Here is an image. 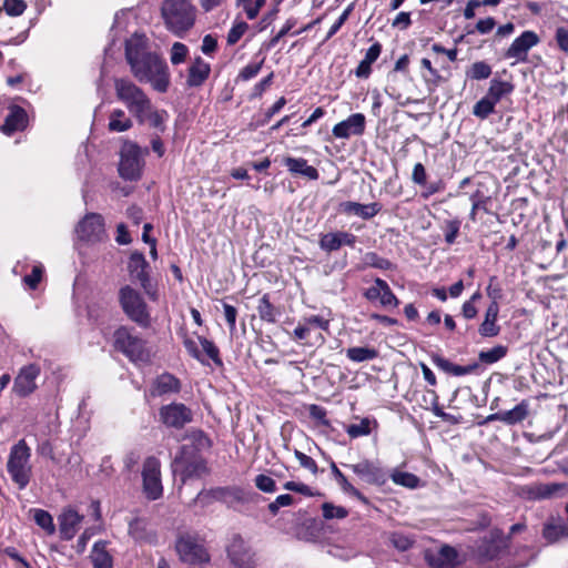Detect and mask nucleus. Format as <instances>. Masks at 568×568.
<instances>
[{
  "label": "nucleus",
  "instance_id": "1",
  "mask_svg": "<svg viewBox=\"0 0 568 568\" xmlns=\"http://www.w3.org/2000/svg\"><path fill=\"white\" fill-rule=\"evenodd\" d=\"M125 59L133 77L139 82H149L158 92H166L170 87V72L166 62L149 49L143 34H133L125 41Z\"/></svg>",
  "mask_w": 568,
  "mask_h": 568
},
{
  "label": "nucleus",
  "instance_id": "2",
  "mask_svg": "<svg viewBox=\"0 0 568 568\" xmlns=\"http://www.w3.org/2000/svg\"><path fill=\"white\" fill-rule=\"evenodd\" d=\"M162 16L169 30L181 37L195 21V7L189 0H164Z\"/></svg>",
  "mask_w": 568,
  "mask_h": 568
},
{
  "label": "nucleus",
  "instance_id": "3",
  "mask_svg": "<svg viewBox=\"0 0 568 568\" xmlns=\"http://www.w3.org/2000/svg\"><path fill=\"white\" fill-rule=\"evenodd\" d=\"M114 91L116 99L125 105L134 118L142 116L149 110L150 98L131 80L126 78L115 79Z\"/></svg>",
  "mask_w": 568,
  "mask_h": 568
},
{
  "label": "nucleus",
  "instance_id": "4",
  "mask_svg": "<svg viewBox=\"0 0 568 568\" xmlns=\"http://www.w3.org/2000/svg\"><path fill=\"white\" fill-rule=\"evenodd\" d=\"M30 457L31 450L24 439L19 440L10 450L7 470L19 489L26 488L30 481L32 470Z\"/></svg>",
  "mask_w": 568,
  "mask_h": 568
},
{
  "label": "nucleus",
  "instance_id": "5",
  "mask_svg": "<svg viewBox=\"0 0 568 568\" xmlns=\"http://www.w3.org/2000/svg\"><path fill=\"white\" fill-rule=\"evenodd\" d=\"M114 346L134 363H148L151 359V351L145 341L125 326L114 332Z\"/></svg>",
  "mask_w": 568,
  "mask_h": 568
},
{
  "label": "nucleus",
  "instance_id": "6",
  "mask_svg": "<svg viewBox=\"0 0 568 568\" xmlns=\"http://www.w3.org/2000/svg\"><path fill=\"white\" fill-rule=\"evenodd\" d=\"M148 153V149H141L136 143L125 141L120 150L119 173L121 178L129 181L140 179L144 166V156Z\"/></svg>",
  "mask_w": 568,
  "mask_h": 568
},
{
  "label": "nucleus",
  "instance_id": "7",
  "mask_svg": "<svg viewBox=\"0 0 568 568\" xmlns=\"http://www.w3.org/2000/svg\"><path fill=\"white\" fill-rule=\"evenodd\" d=\"M120 304L126 316L141 327L151 325L148 306L141 295L130 286H124L119 294Z\"/></svg>",
  "mask_w": 568,
  "mask_h": 568
},
{
  "label": "nucleus",
  "instance_id": "8",
  "mask_svg": "<svg viewBox=\"0 0 568 568\" xmlns=\"http://www.w3.org/2000/svg\"><path fill=\"white\" fill-rule=\"evenodd\" d=\"M77 239L87 245H97L108 237L104 219L99 213L85 214L75 225Z\"/></svg>",
  "mask_w": 568,
  "mask_h": 568
},
{
  "label": "nucleus",
  "instance_id": "9",
  "mask_svg": "<svg viewBox=\"0 0 568 568\" xmlns=\"http://www.w3.org/2000/svg\"><path fill=\"white\" fill-rule=\"evenodd\" d=\"M510 546V536H505L503 530L494 528L479 539L473 550L480 560H494Z\"/></svg>",
  "mask_w": 568,
  "mask_h": 568
},
{
  "label": "nucleus",
  "instance_id": "10",
  "mask_svg": "<svg viewBox=\"0 0 568 568\" xmlns=\"http://www.w3.org/2000/svg\"><path fill=\"white\" fill-rule=\"evenodd\" d=\"M176 551L183 562L202 566L210 562V554L199 539L191 535L181 536L176 541Z\"/></svg>",
  "mask_w": 568,
  "mask_h": 568
},
{
  "label": "nucleus",
  "instance_id": "11",
  "mask_svg": "<svg viewBox=\"0 0 568 568\" xmlns=\"http://www.w3.org/2000/svg\"><path fill=\"white\" fill-rule=\"evenodd\" d=\"M160 466V462L155 457L146 458L143 464V491L151 500L159 499L163 493Z\"/></svg>",
  "mask_w": 568,
  "mask_h": 568
},
{
  "label": "nucleus",
  "instance_id": "12",
  "mask_svg": "<svg viewBox=\"0 0 568 568\" xmlns=\"http://www.w3.org/2000/svg\"><path fill=\"white\" fill-rule=\"evenodd\" d=\"M161 422L172 428L181 429L192 422V410L182 403L164 405L159 412Z\"/></svg>",
  "mask_w": 568,
  "mask_h": 568
},
{
  "label": "nucleus",
  "instance_id": "13",
  "mask_svg": "<svg viewBox=\"0 0 568 568\" xmlns=\"http://www.w3.org/2000/svg\"><path fill=\"white\" fill-rule=\"evenodd\" d=\"M148 268H149V265L145 262L144 256L139 252H134L131 255L130 262H129V271H130L131 277L141 284L145 294L152 301H156L158 293H156L155 287L152 285V283L149 280Z\"/></svg>",
  "mask_w": 568,
  "mask_h": 568
},
{
  "label": "nucleus",
  "instance_id": "14",
  "mask_svg": "<svg viewBox=\"0 0 568 568\" xmlns=\"http://www.w3.org/2000/svg\"><path fill=\"white\" fill-rule=\"evenodd\" d=\"M227 557L236 568H253L256 564L254 551L240 536H235L229 545Z\"/></svg>",
  "mask_w": 568,
  "mask_h": 568
},
{
  "label": "nucleus",
  "instance_id": "15",
  "mask_svg": "<svg viewBox=\"0 0 568 568\" xmlns=\"http://www.w3.org/2000/svg\"><path fill=\"white\" fill-rule=\"evenodd\" d=\"M540 42L539 36L531 30L524 31L517 37L505 52L506 59H515L517 62H525L531 48Z\"/></svg>",
  "mask_w": 568,
  "mask_h": 568
},
{
  "label": "nucleus",
  "instance_id": "16",
  "mask_svg": "<svg viewBox=\"0 0 568 568\" xmlns=\"http://www.w3.org/2000/svg\"><path fill=\"white\" fill-rule=\"evenodd\" d=\"M365 131V116L354 113L346 120L334 125L332 133L337 139H348L351 135H362Z\"/></svg>",
  "mask_w": 568,
  "mask_h": 568
},
{
  "label": "nucleus",
  "instance_id": "17",
  "mask_svg": "<svg viewBox=\"0 0 568 568\" xmlns=\"http://www.w3.org/2000/svg\"><path fill=\"white\" fill-rule=\"evenodd\" d=\"M40 374V368L34 365H28L21 368L20 373L14 379L13 389L19 396H27L31 394L37 385L36 378Z\"/></svg>",
  "mask_w": 568,
  "mask_h": 568
},
{
  "label": "nucleus",
  "instance_id": "18",
  "mask_svg": "<svg viewBox=\"0 0 568 568\" xmlns=\"http://www.w3.org/2000/svg\"><path fill=\"white\" fill-rule=\"evenodd\" d=\"M83 516L79 515L74 509L68 508L59 516V530L61 538L71 540L78 532Z\"/></svg>",
  "mask_w": 568,
  "mask_h": 568
},
{
  "label": "nucleus",
  "instance_id": "19",
  "mask_svg": "<svg viewBox=\"0 0 568 568\" xmlns=\"http://www.w3.org/2000/svg\"><path fill=\"white\" fill-rule=\"evenodd\" d=\"M426 559L433 568H454L457 564V551L446 545L436 551L427 552Z\"/></svg>",
  "mask_w": 568,
  "mask_h": 568
},
{
  "label": "nucleus",
  "instance_id": "20",
  "mask_svg": "<svg viewBox=\"0 0 568 568\" xmlns=\"http://www.w3.org/2000/svg\"><path fill=\"white\" fill-rule=\"evenodd\" d=\"M365 296L371 301L379 300L384 306L397 305L396 296L390 291L388 284L381 278H376L375 284L366 290Z\"/></svg>",
  "mask_w": 568,
  "mask_h": 568
},
{
  "label": "nucleus",
  "instance_id": "21",
  "mask_svg": "<svg viewBox=\"0 0 568 568\" xmlns=\"http://www.w3.org/2000/svg\"><path fill=\"white\" fill-rule=\"evenodd\" d=\"M211 67L201 57H196L187 70L186 84L190 88L201 87L209 78Z\"/></svg>",
  "mask_w": 568,
  "mask_h": 568
},
{
  "label": "nucleus",
  "instance_id": "22",
  "mask_svg": "<svg viewBox=\"0 0 568 568\" xmlns=\"http://www.w3.org/2000/svg\"><path fill=\"white\" fill-rule=\"evenodd\" d=\"M341 207L344 213L358 216L363 220H369L374 217L382 210V205L378 202L361 204L357 202L347 201L342 203Z\"/></svg>",
  "mask_w": 568,
  "mask_h": 568
},
{
  "label": "nucleus",
  "instance_id": "23",
  "mask_svg": "<svg viewBox=\"0 0 568 568\" xmlns=\"http://www.w3.org/2000/svg\"><path fill=\"white\" fill-rule=\"evenodd\" d=\"M528 415V404L521 402L513 409L491 414L487 417V422L499 420L508 425H514L523 422Z\"/></svg>",
  "mask_w": 568,
  "mask_h": 568
},
{
  "label": "nucleus",
  "instance_id": "24",
  "mask_svg": "<svg viewBox=\"0 0 568 568\" xmlns=\"http://www.w3.org/2000/svg\"><path fill=\"white\" fill-rule=\"evenodd\" d=\"M542 537L548 542L568 538V523H565L561 518H550L544 525Z\"/></svg>",
  "mask_w": 568,
  "mask_h": 568
},
{
  "label": "nucleus",
  "instance_id": "25",
  "mask_svg": "<svg viewBox=\"0 0 568 568\" xmlns=\"http://www.w3.org/2000/svg\"><path fill=\"white\" fill-rule=\"evenodd\" d=\"M283 163L292 174H301L308 180H317L320 174L318 171L307 164V161L303 158L286 156Z\"/></svg>",
  "mask_w": 568,
  "mask_h": 568
},
{
  "label": "nucleus",
  "instance_id": "26",
  "mask_svg": "<svg viewBox=\"0 0 568 568\" xmlns=\"http://www.w3.org/2000/svg\"><path fill=\"white\" fill-rule=\"evenodd\" d=\"M499 313V306L497 301H493L486 310L485 320L479 327V333L486 337H493L498 335L499 327L496 324L497 316Z\"/></svg>",
  "mask_w": 568,
  "mask_h": 568
},
{
  "label": "nucleus",
  "instance_id": "27",
  "mask_svg": "<svg viewBox=\"0 0 568 568\" xmlns=\"http://www.w3.org/2000/svg\"><path fill=\"white\" fill-rule=\"evenodd\" d=\"M27 113L20 106H12L9 114L6 116L2 125V131L6 134H12L16 131L23 130L26 126Z\"/></svg>",
  "mask_w": 568,
  "mask_h": 568
},
{
  "label": "nucleus",
  "instance_id": "28",
  "mask_svg": "<svg viewBox=\"0 0 568 568\" xmlns=\"http://www.w3.org/2000/svg\"><path fill=\"white\" fill-rule=\"evenodd\" d=\"M180 382L171 374L160 375L153 383L151 388L152 396H162L164 394L178 393Z\"/></svg>",
  "mask_w": 568,
  "mask_h": 568
},
{
  "label": "nucleus",
  "instance_id": "29",
  "mask_svg": "<svg viewBox=\"0 0 568 568\" xmlns=\"http://www.w3.org/2000/svg\"><path fill=\"white\" fill-rule=\"evenodd\" d=\"M355 236L346 232L324 234L321 239V248H339L354 245Z\"/></svg>",
  "mask_w": 568,
  "mask_h": 568
},
{
  "label": "nucleus",
  "instance_id": "30",
  "mask_svg": "<svg viewBox=\"0 0 568 568\" xmlns=\"http://www.w3.org/2000/svg\"><path fill=\"white\" fill-rule=\"evenodd\" d=\"M351 468L366 483L376 484L383 481V476L378 467L367 460L351 465Z\"/></svg>",
  "mask_w": 568,
  "mask_h": 568
},
{
  "label": "nucleus",
  "instance_id": "31",
  "mask_svg": "<svg viewBox=\"0 0 568 568\" xmlns=\"http://www.w3.org/2000/svg\"><path fill=\"white\" fill-rule=\"evenodd\" d=\"M166 118L168 112L164 110H155L151 102L149 110H146L142 116H136L135 119L140 124L148 123L150 126L163 132L165 130L164 122Z\"/></svg>",
  "mask_w": 568,
  "mask_h": 568
},
{
  "label": "nucleus",
  "instance_id": "32",
  "mask_svg": "<svg viewBox=\"0 0 568 568\" xmlns=\"http://www.w3.org/2000/svg\"><path fill=\"white\" fill-rule=\"evenodd\" d=\"M381 51H382V45L378 42L372 44L368 48V50L365 53L364 59L359 62L358 67L356 68L355 74L358 78L366 79L369 77V74L372 72L371 65L378 59Z\"/></svg>",
  "mask_w": 568,
  "mask_h": 568
},
{
  "label": "nucleus",
  "instance_id": "33",
  "mask_svg": "<svg viewBox=\"0 0 568 568\" xmlns=\"http://www.w3.org/2000/svg\"><path fill=\"white\" fill-rule=\"evenodd\" d=\"M513 91L514 84L511 82L494 78L490 81L486 97L497 104L503 98L509 95Z\"/></svg>",
  "mask_w": 568,
  "mask_h": 568
},
{
  "label": "nucleus",
  "instance_id": "34",
  "mask_svg": "<svg viewBox=\"0 0 568 568\" xmlns=\"http://www.w3.org/2000/svg\"><path fill=\"white\" fill-rule=\"evenodd\" d=\"M90 558L94 568H112V557L106 550L105 541H98L93 545Z\"/></svg>",
  "mask_w": 568,
  "mask_h": 568
},
{
  "label": "nucleus",
  "instance_id": "35",
  "mask_svg": "<svg viewBox=\"0 0 568 568\" xmlns=\"http://www.w3.org/2000/svg\"><path fill=\"white\" fill-rule=\"evenodd\" d=\"M178 470L181 471L182 479L185 480L191 477H201L206 473L207 469L205 462L199 458L187 464L176 462L175 471Z\"/></svg>",
  "mask_w": 568,
  "mask_h": 568
},
{
  "label": "nucleus",
  "instance_id": "36",
  "mask_svg": "<svg viewBox=\"0 0 568 568\" xmlns=\"http://www.w3.org/2000/svg\"><path fill=\"white\" fill-rule=\"evenodd\" d=\"M133 126V121L122 109H114L109 115L108 129L111 132H125Z\"/></svg>",
  "mask_w": 568,
  "mask_h": 568
},
{
  "label": "nucleus",
  "instance_id": "37",
  "mask_svg": "<svg viewBox=\"0 0 568 568\" xmlns=\"http://www.w3.org/2000/svg\"><path fill=\"white\" fill-rule=\"evenodd\" d=\"M256 310L258 313V317L267 323H276L278 316L281 315V311L270 302V297L267 294H264L258 300Z\"/></svg>",
  "mask_w": 568,
  "mask_h": 568
},
{
  "label": "nucleus",
  "instance_id": "38",
  "mask_svg": "<svg viewBox=\"0 0 568 568\" xmlns=\"http://www.w3.org/2000/svg\"><path fill=\"white\" fill-rule=\"evenodd\" d=\"M433 363L442 371L455 375V376H462L469 374L473 371L471 366H460L452 363L450 361L440 357L438 355L433 356Z\"/></svg>",
  "mask_w": 568,
  "mask_h": 568
},
{
  "label": "nucleus",
  "instance_id": "39",
  "mask_svg": "<svg viewBox=\"0 0 568 568\" xmlns=\"http://www.w3.org/2000/svg\"><path fill=\"white\" fill-rule=\"evenodd\" d=\"M346 356L353 362L361 363L376 358L378 356V352L375 348L356 346L348 348L346 351Z\"/></svg>",
  "mask_w": 568,
  "mask_h": 568
},
{
  "label": "nucleus",
  "instance_id": "40",
  "mask_svg": "<svg viewBox=\"0 0 568 568\" xmlns=\"http://www.w3.org/2000/svg\"><path fill=\"white\" fill-rule=\"evenodd\" d=\"M333 474L341 486V488L355 497H357L361 500H366L365 497L347 480V478L344 476V474L336 467L335 464L332 465Z\"/></svg>",
  "mask_w": 568,
  "mask_h": 568
},
{
  "label": "nucleus",
  "instance_id": "41",
  "mask_svg": "<svg viewBox=\"0 0 568 568\" xmlns=\"http://www.w3.org/2000/svg\"><path fill=\"white\" fill-rule=\"evenodd\" d=\"M496 104L489 100L486 95L481 98L473 106V114L479 119H487L491 113L495 112Z\"/></svg>",
  "mask_w": 568,
  "mask_h": 568
},
{
  "label": "nucleus",
  "instance_id": "42",
  "mask_svg": "<svg viewBox=\"0 0 568 568\" xmlns=\"http://www.w3.org/2000/svg\"><path fill=\"white\" fill-rule=\"evenodd\" d=\"M491 74V67L485 61H477L467 71V77L473 80H484Z\"/></svg>",
  "mask_w": 568,
  "mask_h": 568
},
{
  "label": "nucleus",
  "instance_id": "43",
  "mask_svg": "<svg viewBox=\"0 0 568 568\" xmlns=\"http://www.w3.org/2000/svg\"><path fill=\"white\" fill-rule=\"evenodd\" d=\"M34 521L40 526L47 534L52 535L55 531L52 516L42 509H36L33 515Z\"/></svg>",
  "mask_w": 568,
  "mask_h": 568
},
{
  "label": "nucleus",
  "instance_id": "44",
  "mask_svg": "<svg viewBox=\"0 0 568 568\" xmlns=\"http://www.w3.org/2000/svg\"><path fill=\"white\" fill-rule=\"evenodd\" d=\"M390 477L396 485L407 488H416L419 485V478L412 473L394 471Z\"/></svg>",
  "mask_w": 568,
  "mask_h": 568
},
{
  "label": "nucleus",
  "instance_id": "45",
  "mask_svg": "<svg viewBox=\"0 0 568 568\" xmlns=\"http://www.w3.org/2000/svg\"><path fill=\"white\" fill-rule=\"evenodd\" d=\"M265 58L245 65L237 74L236 81H248L255 78L264 64Z\"/></svg>",
  "mask_w": 568,
  "mask_h": 568
},
{
  "label": "nucleus",
  "instance_id": "46",
  "mask_svg": "<svg viewBox=\"0 0 568 568\" xmlns=\"http://www.w3.org/2000/svg\"><path fill=\"white\" fill-rule=\"evenodd\" d=\"M559 489L556 484H539L530 488V494L534 498L544 499L554 496Z\"/></svg>",
  "mask_w": 568,
  "mask_h": 568
},
{
  "label": "nucleus",
  "instance_id": "47",
  "mask_svg": "<svg viewBox=\"0 0 568 568\" xmlns=\"http://www.w3.org/2000/svg\"><path fill=\"white\" fill-rule=\"evenodd\" d=\"M388 541L399 551L408 550L414 544L413 538L402 532H390L388 536Z\"/></svg>",
  "mask_w": 568,
  "mask_h": 568
},
{
  "label": "nucleus",
  "instance_id": "48",
  "mask_svg": "<svg viewBox=\"0 0 568 568\" xmlns=\"http://www.w3.org/2000/svg\"><path fill=\"white\" fill-rule=\"evenodd\" d=\"M506 355V348L504 346H495L488 351L479 353V359L486 364H493L501 359Z\"/></svg>",
  "mask_w": 568,
  "mask_h": 568
},
{
  "label": "nucleus",
  "instance_id": "49",
  "mask_svg": "<svg viewBox=\"0 0 568 568\" xmlns=\"http://www.w3.org/2000/svg\"><path fill=\"white\" fill-rule=\"evenodd\" d=\"M189 54L187 47L182 42H174L170 51V61L173 65L183 63Z\"/></svg>",
  "mask_w": 568,
  "mask_h": 568
},
{
  "label": "nucleus",
  "instance_id": "50",
  "mask_svg": "<svg viewBox=\"0 0 568 568\" xmlns=\"http://www.w3.org/2000/svg\"><path fill=\"white\" fill-rule=\"evenodd\" d=\"M346 433L352 438L366 436L371 433V422L368 418H363L358 424H352L347 426Z\"/></svg>",
  "mask_w": 568,
  "mask_h": 568
},
{
  "label": "nucleus",
  "instance_id": "51",
  "mask_svg": "<svg viewBox=\"0 0 568 568\" xmlns=\"http://www.w3.org/2000/svg\"><path fill=\"white\" fill-rule=\"evenodd\" d=\"M323 516L325 519H343L348 515L346 508L341 506H335L331 503H324L322 506Z\"/></svg>",
  "mask_w": 568,
  "mask_h": 568
},
{
  "label": "nucleus",
  "instance_id": "52",
  "mask_svg": "<svg viewBox=\"0 0 568 568\" xmlns=\"http://www.w3.org/2000/svg\"><path fill=\"white\" fill-rule=\"evenodd\" d=\"M43 274V266L40 263L33 264L31 273L23 277V283L31 290H34L40 283Z\"/></svg>",
  "mask_w": 568,
  "mask_h": 568
},
{
  "label": "nucleus",
  "instance_id": "53",
  "mask_svg": "<svg viewBox=\"0 0 568 568\" xmlns=\"http://www.w3.org/2000/svg\"><path fill=\"white\" fill-rule=\"evenodd\" d=\"M248 29V26L244 21H237L234 23V26L231 28V30L227 33V44L234 45L246 32Z\"/></svg>",
  "mask_w": 568,
  "mask_h": 568
},
{
  "label": "nucleus",
  "instance_id": "54",
  "mask_svg": "<svg viewBox=\"0 0 568 568\" xmlns=\"http://www.w3.org/2000/svg\"><path fill=\"white\" fill-rule=\"evenodd\" d=\"M427 395L429 396V405L430 409L435 416L440 417L444 420L450 422L453 416L445 413L442 407L438 405V396L435 390H427Z\"/></svg>",
  "mask_w": 568,
  "mask_h": 568
},
{
  "label": "nucleus",
  "instance_id": "55",
  "mask_svg": "<svg viewBox=\"0 0 568 568\" xmlns=\"http://www.w3.org/2000/svg\"><path fill=\"white\" fill-rule=\"evenodd\" d=\"M3 8L8 16L18 17L24 12L27 4L23 0H4Z\"/></svg>",
  "mask_w": 568,
  "mask_h": 568
},
{
  "label": "nucleus",
  "instance_id": "56",
  "mask_svg": "<svg viewBox=\"0 0 568 568\" xmlns=\"http://www.w3.org/2000/svg\"><path fill=\"white\" fill-rule=\"evenodd\" d=\"M460 222L458 220L447 221L444 225V236L448 245L454 244L459 233Z\"/></svg>",
  "mask_w": 568,
  "mask_h": 568
},
{
  "label": "nucleus",
  "instance_id": "57",
  "mask_svg": "<svg viewBox=\"0 0 568 568\" xmlns=\"http://www.w3.org/2000/svg\"><path fill=\"white\" fill-rule=\"evenodd\" d=\"M364 263L367 266L387 270L392 266V263L383 257H379L376 253L369 252L364 257Z\"/></svg>",
  "mask_w": 568,
  "mask_h": 568
},
{
  "label": "nucleus",
  "instance_id": "58",
  "mask_svg": "<svg viewBox=\"0 0 568 568\" xmlns=\"http://www.w3.org/2000/svg\"><path fill=\"white\" fill-rule=\"evenodd\" d=\"M255 486L264 493H274L276 490V483L273 478L266 475H257L255 477Z\"/></svg>",
  "mask_w": 568,
  "mask_h": 568
},
{
  "label": "nucleus",
  "instance_id": "59",
  "mask_svg": "<svg viewBox=\"0 0 568 568\" xmlns=\"http://www.w3.org/2000/svg\"><path fill=\"white\" fill-rule=\"evenodd\" d=\"M310 416L317 422L318 425L328 427L329 420L326 418V410L315 404L310 405L308 407Z\"/></svg>",
  "mask_w": 568,
  "mask_h": 568
},
{
  "label": "nucleus",
  "instance_id": "60",
  "mask_svg": "<svg viewBox=\"0 0 568 568\" xmlns=\"http://www.w3.org/2000/svg\"><path fill=\"white\" fill-rule=\"evenodd\" d=\"M294 455L303 468L310 470L312 474H316L318 471L316 462L312 457L300 450H295Z\"/></svg>",
  "mask_w": 568,
  "mask_h": 568
},
{
  "label": "nucleus",
  "instance_id": "61",
  "mask_svg": "<svg viewBox=\"0 0 568 568\" xmlns=\"http://www.w3.org/2000/svg\"><path fill=\"white\" fill-rule=\"evenodd\" d=\"M199 339H200V344L202 346V349L207 355V357H210L214 362H220V359H219V349L213 344V342H211V341H209V339H206L204 337H199Z\"/></svg>",
  "mask_w": 568,
  "mask_h": 568
},
{
  "label": "nucleus",
  "instance_id": "62",
  "mask_svg": "<svg viewBox=\"0 0 568 568\" xmlns=\"http://www.w3.org/2000/svg\"><path fill=\"white\" fill-rule=\"evenodd\" d=\"M556 42L560 50L568 52V28L558 27L555 34Z\"/></svg>",
  "mask_w": 568,
  "mask_h": 568
},
{
  "label": "nucleus",
  "instance_id": "63",
  "mask_svg": "<svg viewBox=\"0 0 568 568\" xmlns=\"http://www.w3.org/2000/svg\"><path fill=\"white\" fill-rule=\"evenodd\" d=\"M303 322L311 328L313 326L320 327L324 331H327L329 327V321L323 318L318 315H311L308 317H305Z\"/></svg>",
  "mask_w": 568,
  "mask_h": 568
},
{
  "label": "nucleus",
  "instance_id": "64",
  "mask_svg": "<svg viewBox=\"0 0 568 568\" xmlns=\"http://www.w3.org/2000/svg\"><path fill=\"white\" fill-rule=\"evenodd\" d=\"M115 241L119 245H129L131 243V235L125 224H118Z\"/></svg>",
  "mask_w": 568,
  "mask_h": 568
}]
</instances>
